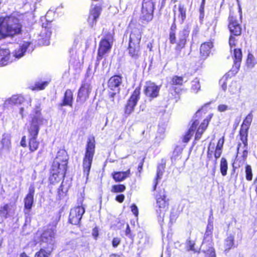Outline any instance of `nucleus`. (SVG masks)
Segmentation results:
<instances>
[{
	"label": "nucleus",
	"instance_id": "f257e3e1",
	"mask_svg": "<svg viewBox=\"0 0 257 257\" xmlns=\"http://www.w3.org/2000/svg\"><path fill=\"white\" fill-rule=\"evenodd\" d=\"M33 116L28 129L29 132V146L31 152L37 150L39 145V142L37 141V136L39 132L40 126L43 123L44 118L41 114L40 104L38 102L34 108Z\"/></svg>",
	"mask_w": 257,
	"mask_h": 257
},
{
	"label": "nucleus",
	"instance_id": "f03ea898",
	"mask_svg": "<svg viewBox=\"0 0 257 257\" xmlns=\"http://www.w3.org/2000/svg\"><path fill=\"white\" fill-rule=\"evenodd\" d=\"M60 215L57 213L53 217V222L47 228H45L43 232L39 235H41L40 244L41 248H44L46 251L52 253L54 249L55 243V235L56 233V225L60 220Z\"/></svg>",
	"mask_w": 257,
	"mask_h": 257
},
{
	"label": "nucleus",
	"instance_id": "7ed1b4c3",
	"mask_svg": "<svg viewBox=\"0 0 257 257\" xmlns=\"http://www.w3.org/2000/svg\"><path fill=\"white\" fill-rule=\"evenodd\" d=\"M21 32L19 19L14 17L0 18V40L19 34Z\"/></svg>",
	"mask_w": 257,
	"mask_h": 257
},
{
	"label": "nucleus",
	"instance_id": "20e7f679",
	"mask_svg": "<svg viewBox=\"0 0 257 257\" xmlns=\"http://www.w3.org/2000/svg\"><path fill=\"white\" fill-rule=\"evenodd\" d=\"M68 155L65 150H60L52 166V174L58 177H64L67 169Z\"/></svg>",
	"mask_w": 257,
	"mask_h": 257
},
{
	"label": "nucleus",
	"instance_id": "39448f33",
	"mask_svg": "<svg viewBox=\"0 0 257 257\" xmlns=\"http://www.w3.org/2000/svg\"><path fill=\"white\" fill-rule=\"evenodd\" d=\"M142 30L134 28L130 36L129 45L127 48L128 54L134 59L138 58L140 55V41L142 38Z\"/></svg>",
	"mask_w": 257,
	"mask_h": 257
},
{
	"label": "nucleus",
	"instance_id": "423d86ee",
	"mask_svg": "<svg viewBox=\"0 0 257 257\" xmlns=\"http://www.w3.org/2000/svg\"><path fill=\"white\" fill-rule=\"evenodd\" d=\"M212 230L213 224L209 222L207 226L206 230L201 246L203 251L206 253V257H216L212 240Z\"/></svg>",
	"mask_w": 257,
	"mask_h": 257
},
{
	"label": "nucleus",
	"instance_id": "0eeeda50",
	"mask_svg": "<svg viewBox=\"0 0 257 257\" xmlns=\"http://www.w3.org/2000/svg\"><path fill=\"white\" fill-rule=\"evenodd\" d=\"M95 152V141L93 139H89L86 148L85 157L83 159L84 175L88 177L91 166V164Z\"/></svg>",
	"mask_w": 257,
	"mask_h": 257
},
{
	"label": "nucleus",
	"instance_id": "6e6552de",
	"mask_svg": "<svg viewBox=\"0 0 257 257\" xmlns=\"http://www.w3.org/2000/svg\"><path fill=\"white\" fill-rule=\"evenodd\" d=\"M102 35L103 38L100 42L98 50V60L102 59L105 54L110 51L113 43V38L111 33L103 30Z\"/></svg>",
	"mask_w": 257,
	"mask_h": 257
},
{
	"label": "nucleus",
	"instance_id": "1a4fd4ad",
	"mask_svg": "<svg viewBox=\"0 0 257 257\" xmlns=\"http://www.w3.org/2000/svg\"><path fill=\"white\" fill-rule=\"evenodd\" d=\"M237 43L236 39L231 35L229 40V45L230 48V51H233L232 57L234 59V65L232 67L233 71L236 72L238 70L240 63L242 59V52L240 49L235 48L236 43Z\"/></svg>",
	"mask_w": 257,
	"mask_h": 257
},
{
	"label": "nucleus",
	"instance_id": "9d476101",
	"mask_svg": "<svg viewBox=\"0 0 257 257\" xmlns=\"http://www.w3.org/2000/svg\"><path fill=\"white\" fill-rule=\"evenodd\" d=\"M157 205L158 207L156 211L158 220L160 222L163 221L165 212L168 208V201L166 199L164 190L161 191L156 196Z\"/></svg>",
	"mask_w": 257,
	"mask_h": 257
},
{
	"label": "nucleus",
	"instance_id": "9b49d317",
	"mask_svg": "<svg viewBox=\"0 0 257 257\" xmlns=\"http://www.w3.org/2000/svg\"><path fill=\"white\" fill-rule=\"evenodd\" d=\"M155 4L152 0H143L140 18L142 20L150 22L153 18Z\"/></svg>",
	"mask_w": 257,
	"mask_h": 257
},
{
	"label": "nucleus",
	"instance_id": "f8f14e48",
	"mask_svg": "<svg viewBox=\"0 0 257 257\" xmlns=\"http://www.w3.org/2000/svg\"><path fill=\"white\" fill-rule=\"evenodd\" d=\"M51 29V24L50 23H47L46 25L43 24L38 39L40 44L46 46L49 45L50 39L52 34Z\"/></svg>",
	"mask_w": 257,
	"mask_h": 257
},
{
	"label": "nucleus",
	"instance_id": "ddd939ff",
	"mask_svg": "<svg viewBox=\"0 0 257 257\" xmlns=\"http://www.w3.org/2000/svg\"><path fill=\"white\" fill-rule=\"evenodd\" d=\"M84 212L85 208L82 205L71 209L69 214V222L72 224H78Z\"/></svg>",
	"mask_w": 257,
	"mask_h": 257
},
{
	"label": "nucleus",
	"instance_id": "4468645a",
	"mask_svg": "<svg viewBox=\"0 0 257 257\" xmlns=\"http://www.w3.org/2000/svg\"><path fill=\"white\" fill-rule=\"evenodd\" d=\"M140 88L137 87L134 90L126 105L125 110L126 114H130L134 111V108L140 99Z\"/></svg>",
	"mask_w": 257,
	"mask_h": 257
},
{
	"label": "nucleus",
	"instance_id": "2eb2a0df",
	"mask_svg": "<svg viewBox=\"0 0 257 257\" xmlns=\"http://www.w3.org/2000/svg\"><path fill=\"white\" fill-rule=\"evenodd\" d=\"M186 9L184 5L179 4L178 7L175 5L173 8L174 22L182 24L186 17Z\"/></svg>",
	"mask_w": 257,
	"mask_h": 257
},
{
	"label": "nucleus",
	"instance_id": "dca6fc26",
	"mask_svg": "<svg viewBox=\"0 0 257 257\" xmlns=\"http://www.w3.org/2000/svg\"><path fill=\"white\" fill-rule=\"evenodd\" d=\"M228 28L231 35L238 36L241 33V28L236 16L230 14L228 18Z\"/></svg>",
	"mask_w": 257,
	"mask_h": 257
},
{
	"label": "nucleus",
	"instance_id": "f3484780",
	"mask_svg": "<svg viewBox=\"0 0 257 257\" xmlns=\"http://www.w3.org/2000/svg\"><path fill=\"white\" fill-rule=\"evenodd\" d=\"M160 88L154 83L148 81L144 86V93L146 95L151 99L158 96Z\"/></svg>",
	"mask_w": 257,
	"mask_h": 257
},
{
	"label": "nucleus",
	"instance_id": "a211bd4d",
	"mask_svg": "<svg viewBox=\"0 0 257 257\" xmlns=\"http://www.w3.org/2000/svg\"><path fill=\"white\" fill-rule=\"evenodd\" d=\"M91 90V87L89 84H82L78 93L77 101L81 103H84L88 98Z\"/></svg>",
	"mask_w": 257,
	"mask_h": 257
},
{
	"label": "nucleus",
	"instance_id": "6ab92c4d",
	"mask_svg": "<svg viewBox=\"0 0 257 257\" xmlns=\"http://www.w3.org/2000/svg\"><path fill=\"white\" fill-rule=\"evenodd\" d=\"M253 118V115L251 112L249 113L244 118L243 122L241 125L239 136L240 138H247L248 137V131L251 123Z\"/></svg>",
	"mask_w": 257,
	"mask_h": 257
},
{
	"label": "nucleus",
	"instance_id": "aec40b11",
	"mask_svg": "<svg viewBox=\"0 0 257 257\" xmlns=\"http://www.w3.org/2000/svg\"><path fill=\"white\" fill-rule=\"evenodd\" d=\"M101 12V8L97 5H92L90 9L88 18L89 24L92 27L96 24Z\"/></svg>",
	"mask_w": 257,
	"mask_h": 257
},
{
	"label": "nucleus",
	"instance_id": "412c9836",
	"mask_svg": "<svg viewBox=\"0 0 257 257\" xmlns=\"http://www.w3.org/2000/svg\"><path fill=\"white\" fill-rule=\"evenodd\" d=\"M14 61L10 51L7 49H0V67L6 66Z\"/></svg>",
	"mask_w": 257,
	"mask_h": 257
},
{
	"label": "nucleus",
	"instance_id": "4be33fe9",
	"mask_svg": "<svg viewBox=\"0 0 257 257\" xmlns=\"http://www.w3.org/2000/svg\"><path fill=\"white\" fill-rule=\"evenodd\" d=\"M189 34V31L187 28H184L180 31L176 47L177 50L180 51L184 47L186 42V38L188 37Z\"/></svg>",
	"mask_w": 257,
	"mask_h": 257
},
{
	"label": "nucleus",
	"instance_id": "5701e85b",
	"mask_svg": "<svg viewBox=\"0 0 257 257\" xmlns=\"http://www.w3.org/2000/svg\"><path fill=\"white\" fill-rule=\"evenodd\" d=\"M121 83L122 77L119 75H115L109 79L108 85L111 90L118 92L120 89L119 86Z\"/></svg>",
	"mask_w": 257,
	"mask_h": 257
},
{
	"label": "nucleus",
	"instance_id": "b1692460",
	"mask_svg": "<svg viewBox=\"0 0 257 257\" xmlns=\"http://www.w3.org/2000/svg\"><path fill=\"white\" fill-rule=\"evenodd\" d=\"M24 98L21 95H13L5 101L4 106L8 108L11 105L21 104L24 102Z\"/></svg>",
	"mask_w": 257,
	"mask_h": 257
},
{
	"label": "nucleus",
	"instance_id": "393cba45",
	"mask_svg": "<svg viewBox=\"0 0 257 257\" xmlns=\"http://www.w3.org/2000/svg\"><path fill=\"white\" fill-rule=\"evenodd\" d=\"M240 141L242 143H239L237 147V153L239 154L240 152H242V157L243 160H245L247 157L248 155V143L247 138H240Z\"/></svg>",
	"mask_w": 257,
	"mask_h": 257
},
{
	"label": "nucleus",
	"instance_id": "a878e982",
	"mask_svg": "<svg viewBox=\"0 0 257 257\" xmlns=\"http://www.w3.org/2000/svg\"><path fill=\"white\" fill-rule=\"evenodd\" d=\"M30 44V42H24L22 45L20 46L19 48L16 50L12 56L14 60H15L16 59H20L23 57Z\"/></svg>",
	"mask_w": 257,
	"mask_h": 257
},
{
	"label": "nucleus",
	"instance_id": "bb28decb",
	"mask_svg": "<svg viewBox=\"0 0 257 257\" xmlns=\"http://www.w3.org/2000/svg\"><path fill=\"white\" fill-rule=\"evenodd\" d=\"M14 206L11 204H6L0 210V223L3 220V218H7L8 216L13 213Z\"/></svg>",
	"mask_w": 257,
	"mask_h": 257
},
{
	"label": "nucleus",
	"instance_id": "cd10ccee",
	"mask_svg": "<svg viewBox=\"0 0 257 257\" xmlns=\"http://www.w3.org/2000/svg\"><path fill=\"white\" fill-rule=\"evenodd\" d=\"M213 47L212 43L207 42L202 44L200 46V54L203 59L206 58L210 53V50Z\"/></svg>",
	"mask_w": 257,
	"mask_h": 257
},
{
	"label": "nucleus",
	"instance_id": "c85d7f7f",
	"mask_svg": "<svg viewBox=\"0 0 257 257\" xmlns=\"http://www.w3.org/2000/svg\"><path fill=\"white\" fill-rule=\"evenodd\" d=\"M24 209L25 214L29 215L34 203V197L26 195L24 199Z\"/></svg>",
	"mask_w": 257,
	"mask_h": 257
},
{
	"label": "nucleus",
	"instance_id": "c756f323",
	"mask_svg": "<svg viewBox=\"0 0 257 257\" xmlns=\"http://www.w3.org/2000/svg\"><path fill=\"white\" fill-rule=\"evenodd\" d=\"M130 169L124 172H116L112 174L113 178L116 182H121L130 177Z\"/></svg>",
	"mask_w": 257,
	"mask_h": 257
},
{
	"label": "nucleus",
	"instance_id": "7c9ffc66",
	"mask_svg": "<svg viewBox=\"0 0 257 257\" xmlns=\"http://www.w3.org/2000/svg\"><path fill=\"white\" fill-rule=\"evenodd\" d=\"M199 122L197 120L194 121L191 126L183 137V141L184 143H188L192 136L193 135L197 126L198 125Z\"/></svg>",
	"mask_w": 257,
	"mask_h": 257
},
{
	"label": "nucleus",
	"instance_id": "2f4dec72",
	"mask_svg": "<svg viewBox=\"0 0 257 257\" xmlns=\"http://www.w3.org/2000/svg\"><path fill=\"white\" fill-rule=\"evenodd\" d=\"M73 102V93L70 89H67L64 94L63 102L60 104L61 106H72Z\"/></svg>",
	"mask_w": 257,
	"mask_h": 257
},
{
	"label": "nucleus",
	"instance_id": "473e14b6",
	"mask_svg": "<svg viewBox=\"0 0 257 257\" xmlns=\"http://www.w3.org/2000/svg\"><path fill=\"white\" fill-rule=\"evenodd\" d=\"M164 168L165 166L163 164H160L158 166L157 170V176L154 181V190L156 189V186L158 183V181L160 180L162 178L164 171Z\"/></svg>",
	"mask_w": 257,
	"mask_h": 257
},
{
	"label": "nucleus",
	"instance_id": "72a5a7b5",
	"mask_svg": "<svg viewBox=\"0 0 257 257\" xmlns=\"http://www.w3.org/2000/svg\"><path fill=\"white\" fill-rule=\"evenodd\" d=\"M1 144L4 149L9 150L11 146L10 135L9 134H4L3 136Z\"/></svg>",
	"mask_w": 257,
	"mask_h": 257
},
{
	"label": "nucleus",
	"instance_id": "f704fd0d",
	"mask_svg": "<svg viewBox=\"0 0 257 257\" xmlns=\"http://www.w3.org/2000/svg\"><path fill=\"white\" fill-rule=\"evenodd\" d=\"M220 171L223 176H225L227 175V171L228 170L227 162L224 158H222L220 163Z\"/></svg>",
	"mask_w": 257,
	"mask_h": 257
},
{
	"label": "nucleus",
	"instance_id": "c9c22d12",
	"mask_svg": "<svg viewBox=\"0 0 257 257\" xmlns=\"http://www.w3.org/2000/svg\"><path fill=\"white\" fill-rule=\"evenodd\" d=\"M200 84L198 78L194 79L191 82V90L192 92L196 93L200 89Z\"/></svg>",
	"mask_w": 257,
	"mask_h": 257
},
{
	"label": "nucleus",
	"instance_id": "e433bc0d",
	"mask_svg": "<svg viewBox=\"0 0 257 257\" xmlns=\"http://www.w3.org/2000/svg\"><path fill=\"white\" fill-rule=\"evenodd\" d=\"M234 245V237L232 235H229L227 237L225 241L224 247L225 250H229Z\"/></svg>",
	"mask_w": 257,
	"mask_h": 257
},
{
	"label": "nucleus",
	"instance_id": "4c0bfd02",
	"mask_svg": "<svg viewBox=\"0 0 257 257\" xmlns=\"http://www.w3.org/2000/svg\"><path fill=\"white\" fill-rule=\"evenodd\" d=\"M184 82V79L182 77L174 76L172 78L170 83L172 85H182Z\"/></svg>",
	"mask_w": 257,
	"mask_h": 257
},
{
	"label": "nucleus",
	"instance_id": "58836bf2",
	"mask_svg": "<svg viewBox=\"0 0 257 257\" xmlns=\"http://www.w3.org/2000/svg\"><path fill=\"white\" fill-rule=\"evenodd\" d=\"M48 85V82L46 81L42 82H37L35 84V86H32L31 89L33 90H39L44 89L45 87Z\"/></svg>",
	"mask_w": 257,
	"mask_h": 257
},
{
	"label": "nucleus",
	"instance_id": "ea45409f",
	"mask_svg": "<svg viewBox=\"0 0 257 257\" xmlns=\"http://www.w3.org/2000/svg\"><path fill=\"white\" fill-rule=\"evenodd\" d=\"M125 189V186L122 184L115 185L112 187L111 192L115 193L122 192Z\"/></svg>",
	"mask_w": 257,
	"mask_h": 257
},
{
	"label": "nucleus",
	"instance_id": "a19ab883",
	"mask_svg": "<svg viewBox=\"0 0 257 257\" xmlns=\"http://www.w3.org/2000/svg\"><path fill=\"white\" fill-rule=\"evenodd\" d=\"M51 253L46 251L44 248H41L40 250L36 252L35 257H50Z\"/></svg>",
	"mask_w": 257,
	"mask_h": 257
},
{
	"label": "nucleus",
	"instance_id": "79ce46f5",
	"mask_svg": "<svg viewBox=\"0 0 257 257\" xmlns=\"http://www.w3.org/2000/svg\"><path fill=\"white\" fill-rule=\"evenodd\" d=\"M255 64L253 56L251 54H248L246 60V65L249 68H252Z\"/></svg>",
	"mask_w": 257,
	"mask_h": 257
},
{
	"label": "nucleus",
	"instance_id": "37998d69",
	"mask_svg": "<svg viewBox=\"0 0 257 257\" xmlns=\"http://www.w3.org/2000/svg\"><path fill=\"white\" fill-rule=\"evenodd\" d=\"M195 241L188 239L186 242V248L187 250H192L194 252L197 251V250L194 248Z\"/></svg>",
	"mask_w": 257,
	"mask_h": 257
},
{
	"label": "nucleus",
	"instance_id": "c03bdc74",
	"mask_svg": "<svg viewBox=\"0 0 257 257\" xmlns=\"http://www.w3.org/2000/svg\"><path fill=\"white\" fill-rule=\"evenodd\" d=\"M245 177L246 180L250 181L252 178V170L250 166L247 165L245 167Z\"/></svg>",
	"mask_w": 257,
	"mask_h": 257
},
{
	"label": "nucleus",
	"instance_id": "a18cd8bd",
	"mask_svg": "<svg viewBox=\"0 0 257 257\" xmlns=\"http://www.w3.org/2000/svg\"><path fill=\"white\" fill-rule=\"evenodd\" d=\"M215 144L214 143H212L211 142L209 144L208 148V152H207V157L209 159L212 158V156L213 154Z\"/></svg>",
	"mask_w": 257,
	"mask_h": 257
},
{
	"label": "nucleus",
	"instance_id": "49530a36",
	"mask_svg": "<svg viewBox=\"0 0 257 257\" xmlns=\"http://www.w3.org/2000/svg\"><path fill=\"white\" fill-rule=\"evenodd\" d=\"M178 216V214L177 211L175 210L174 209H172L171 211V212L170 216V222L172 223L175 222Z\"/></svg>",
	"mask_w": 257,
	"mask_h": 257
},
{
	"label": "nucleus",
	"instance_id": "de8ad7c7",
	"mask_svg": "<svg viewBox=\"0 0 257 257\" xmlns=\"http://www.w3.org/2000/svg\"><path fill=\"white\" fill-rule=\"evenodd\" d=\"M231 107L228 106L227 105L224 104H220L217 107V110L219 112H224L228 110H230Z\"/></svg>",
	"mask_w": 257,
	"mask_h": 257
},
{
	"label": "nucleus",
	"instance_id": "09e8293b",
	"mask_svg": "<svg viewBox=\"0 0 257 257\" xmlns=\"http://www.w3.org/2000/svg\"><path fill=\"white\" fill-rule=\"evenodd\" d=\"M229 90L231 94L235 93L237 91V87L235 82H233L231 83V84L229 88Z\"/></svg>",
	"mask_w": 257,
	"mask_h": 257
},
{
	"label": "nucleus",
	"instance_id": "8fccbe9b",
	"mask_svg": "<svg viewBox=\"0 0 257 257\" xmlns=\"http://www.w3.org/2000/svg\"><path fill=\"white\" fill-rule=\"evenodd\" d=\"M121 241V239L119 237H114L113 238L112 241V246L114 248H116L118 246V245L120 244Z\"/></svg>",
	"mask_w": 257,
	"mask_h": 257
},
{
	"label": "nucleus",
	"instance_id": "3c124183",
	"mask_svg": "<svg viewBox=\"0 0 257 257\" xmlns=\"http://www.w3.org/2000/svg\"><path fill=\"white\" fill-rule=\"evenodd\" d=\"M169 40L170 41V43L171 44H175L177 43V41L176 40V36L175 32L173 31H171L170 33V37H169Z\"/></svg>",
	"mask_w": 257,
	"mask_h": 257
},
{
	"label": "nucleus",
	"instance_id": "603ef678",
	"mask_svg": "<svg viewBox=\"0 0 257 257\" xmlns=\"http://www.w3.org/2000/svg\"><path fill=\"white\" fill-rule=\"evenodd\" d=\"M208 124V120L207 119H204L203 120V122H202L201 124L200 125V126H199L198 130H205V129L206 128L207 125Z\"/></svg>",
	"mask_w": 257,
	"mask_h": 257
},
{
	"label": "nucleus",
	"instance_id": "864d4df0",
	"mask_svg": "<svg viewBox=\"0 0 257 257\" xmlns=\"http://www.w3.org/2000/svg\"><path fill=\"white\" fill-rule=\"evenodd\" d=\"M35 190L34 186L33 185H31L29 188V192L27 195L34 197Z\"/></svg>",
	"mask_w": 257,
	"mask_h": 257
},
{
	"label": "nucleus",
	"instance_id": "5fc2aeb1",
	"mask_svg": "<svg viewBox=\"0 0 257 257\" xmlns=\"http://www.w3.org/2000/svg\"><path fill=\"white\" fill-rule=\"evenodd\" d=\"M131 210L133 214L137 216L138 215L139 211L137 206L135 204H133L131 206Z\"/></svg>",
	"mask_w": 257,
	"mask_h": 257
},
{
	"label": "nucleus",
	"instance_id": "6e6d98bb",
	"mask_svg": "<svg viewBox=\"0 0 257 257\" xmlns=\"http://www.w3.org/2000/svg\"><path fill=\"white\" fill-rule=\"evenodd\" d=\"M222 153V149H215V151L214 153V157L217 159V158H219Z\"/></svg>",
	"mask_w": 257,
	"mask_h": 257
},
{
	"label": "nucleus",
	"instance_id": "4d7b16f0",
	"mask_svg": "<svg viewBox=\"0 0 257 257\" xmlns=\"http://www.w3.org/2000/svg\"><path fill=\"white\" fill-rule=\"evenodd\" d=\"M223 144H224V138L223 137L218 140V144H217V145L216 148L222 149Z\"/></svg>",
	"mask_w": 257,
	"mask_h": 257
},
{
	"label": "nucleus",
	"instance_id": "13d9d810",
	"mask_svg": "<svg viewBox=\"0 0 257 257\" xmlns=\"http://www.w3.org/2000/svg\"><path fill=\"white\" fill-rule=\"evenodd\" d=\"M124 199V196L123 194H120L116 197V200L118 202L121 203L123 201Z\"/></svg>",
	"mask_w": 257,
	"mask_h": 257
},
{
	"label": "nucleus",
	"instance_id": "bf43d9fd",
	"mask_svg": "<svg viewBox=\"0 0 257 257\" xmlns=\"http://www.w3.org/2000/svg\"><path fill=\"white\" fill-rule=\"evenodd\" d=\"M131 229L130 227V226L128 224L126 225V228L125 229V234L126 236H127L129 237H131Z\"/></svg>",
	"mask_w": 257,
	"mask_h": 257
},
{
	"label": "nucleus",
	"instance_id": "052dcab7",
	"mask_svg": "<svg viewBox=\"0 0 257 257\" xmlns=\"http://www.w3.org/2000/svg\"><path fill=\"white\" fill-rule=\"evenodd\" d=\"M21 145L23 147H26L27 146L26 144V137L24 136L21 141Z\"/></svg>",
	"mask_w": 257,
	"mask_h": 257
},
{
	"label": "nucleus",
	"instance_id": "680f3d73",
	"mask_svg": "<svg viewBox=\"0 0 257 257\" xmlns=\"http://www.w3.org/2000/svg\"><path fill=\"white\" fill-rule=\"evenodd\" d=\"M25 108L24 107H21L19 109V114L21 115L22 118H23L25 114H24Z\"/></svg>",
	"mask_w": 257,
	"mask_h": 257
},
{
	"label": "nucleus",
	"instance_id": "e2e57ef3",
	"mask_svg": "<svg viewBox=\"0 0 257 257\" xmlns=\"http://www.w3.org/2000/svg\"><path fill=\"white\" fill-rule=\"evenodd\" d=\"M161 136L160 137H158V136H157L156 138V141H155V143L157 142V144H159V143L160 142V141L161 140H162L163 139H164V135H161Z\"/></svg>",
	"mask_w": 257,
	"mask_h": 257
},
{
	"label": "nucleus",
	"instance_id": "0e129e2a",
	"mask_svg": "<svg viewBox=\"0 0 257 257\" xmlns=\"http://www.w3.org/2000/svg\"><path fill=\"white\" fill-rule=\"evenodd\" d=\"M201 135H202V134H201L200 133V130H197L196 135H195V140H199L201 137Z\"/></svg>",
	"mask_w": 257,
	"mask_h": 257
},
{
	"label": "nucleus",
	"instance_id": "69168bd1",
	"mask_svg": "<svg viewBox=\"0 0 257 257\" xmlns=\"http://www.w3.org/2000/svg\"><path fill=\"white\" fill-rule=\"evenodd\" d=\"M92 235L94 236V237L95 238H96L98 236V230H97V229L96 228H94L93 229Z\"/></svg>",
	"mask_w": 257,
	"mask_h": 257
},
{
	"label": "nucleus",
	"instance_id": "338daca9",
	"mask_svg": "<svg viewBox=\"0 0 257 257\" xmlns=\"http://www.w3.org/2000/svg\"><path fill=\"white\" fill-rule=\"evenodd\" d=\"M58 196L59 197V198L60 199L61 196H63V194L64 193V192L62 191V189L61 186H60L59 187V188L58 189Z\"/></svg>",
	"mask_w": 257,
	"mask_h": 257
},
{
	"label": "nucleus",
	"instance_id": "774afa93",
	"mask_svg": "<svg viewBox=\"0 0 257 257\" xmlns=\"http://www.w3.org/2000/svg\"><path fill=\"white\" fill-rule=\"evenodd\" d=\"M221 88L223 90L225 91L227 89V84L225 82H223L221 84Z\"/></svg>",
	"mask_w": 257,
	"mask_h": 257
}]
</instances>
